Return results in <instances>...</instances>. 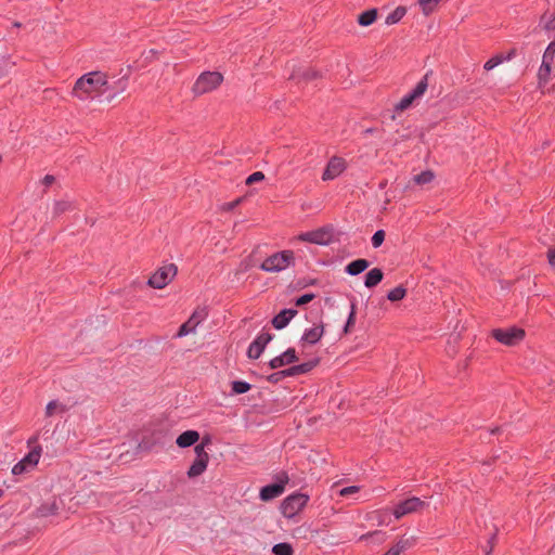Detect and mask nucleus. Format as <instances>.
Here are the masks:
<instances>
[{"label": "nucleus", "instance_id": "nucleus-1", "mask_svg": "<svg viewBox=\"0 0 555 555\" xmlns=\"http://www.w3.org/2000/svg\"><path fill=\"white\" fill-rule=\"evenodd\" d=\"M108 89L107 76L101 72H91L81 76L73 88L74 96L81 101L104 94Z\"/></svg>", "mask_w": 555, "mask_h": 555}, {"label": "nucleus", "instance_id": "nucleus-2", "mask_svg": "<svg viewBox=\"0 0 555 555\" xmlns=\"http://www.w3.org/2000/svg\"><path fill=\"white\" fill-rule=\"evenodd\" d=\"M427 505L425 501L417 496L405 499L396 504L392 508H384V522L387 519L390 521L389 515H392L396 520H399L405 515L421 512Z\"/></svg>", "mask_w": 555, "mask_h": 555}, {"label": "nucleus", "instance_id": "nucleus-3", "mask_svg": "<svg viewBox=\"0 0 555 555\" xmlns=\"http://www.w3.org/2000/svg\"><path fill=\"white\" fill-rule=\"evenodd\" d=\"M223 81V76L218 72H204L192 87L195 95H202L217 89Z\"/></svg>", "mask_w": 555, "mask_h": 555}, {"label": "nucleus", "instance_id": "nucleus-4", "mask_svg": "<svg viewBox=\"0 0 555 555\" xmlns=\"http://www.w3.org/2000/svg\"><path fill=\"white\" fill-rule=\"evenodd\" d=\"M289 477L287 472L281 470L274 475V481L267 486H263L259 491V499L263 502H269L280 496L288 482Z\"/></svg>", "mask_w": 555, "mask_h": 555}, {"label": "nucleus", "instance_id": "nucleus-5", "mask_svg": "<svg viewBox=\"0 0 555 555\" xmlns=\"http://www.w3.org/2000/svg\"><path fill=\"white\" fill-rule=\"evenodd\" d=\"M309 501V495L295 492L288 496H286L281 503V513L286 518H293L296 516L302 508L307 505Z\"/></svg>", "mask_w": 555, "mask_h": 555}, {"label": "nucleus", "instance_id": "nucleus-6", "mask_svg": "<svg viewBox=\"0 0 555 555\" xmlns=\"http://www.w3.org/2000/svg\"><path fill=\"white\" fill-rule=\"evenodd\" d=\"M492 336L501 345L514 346L524 343L526 333L519 327H506L493 330Z\"/></svg>", "mask_w": 555, "mask_h": 555}, {"label": "nucleus", "instance_id": "nucleus-7", "mask_svg": "<svg viewBox=\"0 0 555 555\" xmlns=\"http://www.w3.org/2000/svg\"><path fill=\"white\" fill-rule=\"evenodd\" d=\"M293 251L285 250L268 257L260 266L267 272H279L286 269L293 260Z\"/></svg>", "mask_w": 555, "mask_h": 555}, {"label": "nucleus", "instance_id": "nucleus-8", "mask_svg": "<svg viewBox=\"0 0 555 555\" xmlns=\"http://www.w3.org/2000/svg\"><path fill=\"white\" fill-rule=\"evenodd\" d=\"M208 317V311L205 307H197L191 317L184 322L178 333V337L186 336L195 332L196 327L202 324Z\"/></svg>", "mask_w": 555, "mask_h": 555}, {"label": "nucleus", "instance_id": "nucleus-9", "mask_svg": "<svg viewBox=\"0 0 555 555\" xmlns=\"http://www.w3.org/2000/svg\"><path fill=\"white\" fill-rule=\"evenodd\" d=\"M177 274L175 264H168L158 269L149 280V285L154 288L165 287Z\"/></svg>", "mask_w": 555, "mask_h": 555}, {"label": "nucleus", "instance_id": "nucleus-10", "mask_svg": "<svg viewBox=\"0 0 555 555\" xmlns=\"http://www.w3.org/2000/svg\"><path fill=\"white\" fill-rule=\"evenodd\" d=\"M428 87L427 75L416 85L412 92L404 95L397 104L396 111L403 112L409 108L413 102L424 95Z\"/></svg>", "mask_w": 555, "mask_h": 555}, {"label": "nucleus", "instance_id": "nucleus-11", "mask_svg": "<svg viewBox=\"0 0 555 555\" xmlns=\"http://www.w3.org/2000/svg\"><path fill=\"white\" fill-rule=\"evenodd\" d=\"M332 236V230L322 228L315 231L300 234L299 240L314 244L326 245L331 242Z\"/></svg>", "mask_w": 555, "mask_h": 555}, {"label": "nucleus", "instance_id": "nucleus-12", "mask_svg": "<svg viewBox=\"0 0 555 555\" xmlns=\"http://www.w3.org/2000/svg\"><path fill=\"white\" fill-rule=\"evenodd\" d=\"M345 168H346V163L343 158L333 157L328 162V164L323 172L322 179L324 181L333 180L336 177H338L345 170Z\"/></svg>", "mask_w": 555, "mask_h": 555}, {"label": "nucleus", "instance_id": "nucleus-13", "mask_svg": "<svg viewBox=\"0 0 555 555\" xmlns=\"http://www.w3.org/2000/svg\"><path fill=\"white\" fill-rule=\"evenodd\" d=\"M296 349H286L283 353L270 360L269 365L275 370L298 361Z\"/></svg>", "mask_w": 555, "mask_h": 555}, {"label": "nucleus", "instance_id": "nucleus-14", "mask_svg": "<svg viewBox=\"0 0 555 555\" xmlns=\"http://www.w3.org/2000/svg\"><path fill=\"white\" fill-rule=\"evenodd\" d=\"M321 361L320 357H313L310 360L302 362L300 364H295L289 366L291 377L308 374L311 372Z\"/></svg>", "mask_w": 555, "mask_h": 555}, {"label": "nucleus", "instance_id": "nucleus-15", "mask_svg": "<svg viewBox=\"0 0 555 555\" xmlns=\"http://www.w3.org/2000/svg\"><path fill=\"white\" fill-rule=\"evenodd\" d=\"M199 439V433L197 430L190 429L180 434L176 439V443L179 448L185 449L197 443Z\"/></svg>", "mask_w": 555, "mask_h": 555}, {"label": "nucleus", "instance_id": "nucleus-16", "mask_svg": "<svg viewBox=\"0 0 555 555\" xmlns=\"http://www.w3.org/2000/svg\"><path fill=\"white\" fill-rule=\"evenodd\" d=\"M60 512V505L56 500L52 502L42 503L40 506L36 508L35 515L38 518H46L49 516L57 515Z\"/></svg>", "mask_w": 555, "mask_h": 555}, {"label": "nucleus", "instance_id": "nucleus-17", "mask_svg": "<svg viewBox=\"0 0 555 555\" xmlns=\"http://www.w3.org/2000/svg\"><path fill=\"white\" fill-rule=\"evenodd\" d=\"M322 335H323V326L322 325H313L312 327L307 328L304 332L301 340L304 344L313 345L320 340Z\"/></svg>", "mask_w": 555, "mask_h": 555}, {"label": "nucleus", "instance_id": "nucleus-18", "mask_svg": "<svg viewBox=\"0 0 555 555\" xmlns=\"http://www.w3.org/2000/svg\"><path fill=\"white\" fill-rule=\"evenodd\" d=\"M296 314L295 309H285L274 317L272 324L278 330L284 328Z\"/></svg>", "mask_w": 555, "mask_h": 555}, {"label": "nucleus", "instance_id": "nucleus-19", "mask_svg": "<svg viewBox=\"0 0 555 555\" xmlns=\"http://www.w3.org/2000/svg\"><path fill=\"white\" fill-rule=\"evenodd\" d=\"M209 459L195 457L192 465L189 467L186 475L189 478H195L201 476L208 466Z\"/></svg>", "mask_w": 555, "mask_h": 555}, {"label": "nucleus", "instance_id": "nucleus-20", "mask_svg": "<svg viewBox=\"0 0 555 555\" xmlns=\"http://www.w3.org/2000/svg\"><path fill=\"white\" fill-rule=\"evenodd\" d=\"M370 262L366 259H357L346 266L345 271L350 275H357L366 270Z\"/></svg>", "mask_w": 555, "mask_h": 555}, {"label": "nucleus", "instance_id": "nucleus-21", "mask_svg": "<svg viewBox=\"0 0 555 555\" xmlns=\"http://www.w3.org/2000/svg\"><path fill=\"white\" fill-rule=\"evenodd\" d=\"M377 16H378V10L377 9H371V10H367L365 12H362L358 16V23L361 26H370V25H372L377 20Z\"/></svg>", "mask_w": 555, "mask_h": 555}, {"label": "nucleus", "instance_id": "nucleus-22", "mask_svg": "<svg viewBox=\"0 0 555 555\" xmlns=\"http://www.w3.org/2000/svg\"><path fill=\"white\" fill-rule=\"evenodd\" d=\"M411 546L410 540L405 538H401L398 542L389 547L384 555H400L402 552L408 550Z\"/></svg>", "mask_w": 555, "mask_h": 555}, {"label": "nucleus", "instance_id": "nucleus-23", "mask_svg": "<svg viewBox=\"0 0 555 555\" xmlns=\"http://www.w3.org/2000/svg\"><path fill=\"white\" fill-rule=\"evenodd\" d=\"M41 447L38 446L34 448L22 461L28 466V468H34L40 459Z\"/></svg>", "mask_w": 555, "mask_h": 555}, {"label": "nucleus", "instance_id": "nucleus-24", "mask_svg": "<svg viewBox=\"0 0 555 555\" xmlns=\"http://www.w3.org/2000/svg\"><path fill=\"white\" fill-rule=\"evenodd\" d=\"M382 281V269L374 268L365 276V286L371 288L376 286Z\"/></svg>", "mask_w": 555, "mask_h": 555}, {"label": "nucleus", "instance_id": "nucleus-25", "mask_svg": "<svg viewBox=\"0 0 555 555\" xmlns=\"http://www.w3.org/2000/svg\"><path fill=\"white\" fill-rule=\"evenodd\" d=\"M251 385L245 380L231 382V395H243L251 389Z\"/></svg>", "mask_w": 555, "mask_h": 555}, {"label": "nucleus", "instance_id": "nucleus-26", "mask_svg": "<svg viewBox=\"0 0 555 555\" xmlns=\"http://www.w3.org/2000/svg\"><path fill=\"white\" fill-rule=\"evenodd\" d=\"M406 13L404 7L396 8L390 14L387 15L385 23L388 25H393L398 23Z\"/></svg>", "mask_w": 555, "mask_h": 555}, {"label": "nucleus", "instance_id": "nucleus-27", "mask_svg": "<svg viewBox=\"0 0 555 555\" xmlns=\"http://www.w3.org/2000/svg\"><path fill=\"white\" fill-rule=\"evenodd\" d=\"M406 295V288L402 285H399L395 287L393 289L389 291L387 294V299L391 302H398L402 300Z\"/></svg>", "mask_w": 555, "mask_h": 555}, {"label": "nucleus", "instance_id": "nucleus-28", "mask_svg": "<svg viewBox=\"0 0 555 555\" xmlns=\"http://www.w3.org/2000/svg\"><path fill=\"white\" fill-rule=\"evenodd\" d=\"M273 555H294V548L292 544L287 542H282L274 544L272 547Z\"/></svg>", "mask_w": 555, "mask_h": 555}, {"label": "nucleus", "instance_id": "nucleus-29", "mask_svg": "<svg viewBox=\"0 0 555 555\" xmlns=\"http://www.w3.org/2000/svg\"><path fill=\"white\" fill-rule=\"evenodd\" d=\"M551 70H552V64L542 62V64L539 68V73H538V78H539L540 85L546 83L548 81Z\"/></svg>", "mask_w": 555, "mask_h": 555}, {"label": "nucleus", "instance_id": "nucleus-30", "mask_svg": "<svg viewBox=\"0 0 555 555\" xmlns=\"http://www.w3.org/2000/svg\"><path fill=\"white\" fill-rule=\"evenodd\" d=\"M291 377L289 369L286 367L284 370L276 371L267 376V380L272 384H278L282 382L284 378Z\"/></svg>", "mask_w": 555, "mask_h": 555}, {"label": "nucleus", "instance_id": "nucleus-31", "mask_svg": "<svg viewBox=\"0 0 555 555\" xmlns=\"http://www.w3.org/2000/svg\"><path fill=\"white\" fill-rule=\"evenodd\" d=\"M318 73L310 68L299 69L296 75H293V79H305L310 80L317 78Z\"/></svg>", "mask_w": 555, "mask_h": 555}, {"label": "nucleus", "instance_id": "nucleus-32", "mask_svg": "<svg viewBox=\"0 0 555 555\" xmlns=\"http://www.w3.org/2000/svg\"><path fill=\"white\" fill-rule=\"evenodd\" d=\"M57 408L60 409V411L62 413L67 411V406L66 405L60 404L56 400H51L50 402H48V404L46 406V416H48V417L52 416L54 414V411Z\"/></svg>", "mask_w": 555, "mask_h": 555}, {"label": "nucleus", "instance_id": "nucleus-33", "mask_svg": "<svg viewBox=\"0 0 555 555\" xmlns=\"http://www.w3.org/2000/svg\"><path fill=\"white\" fill-rule=\"evenodd\" d=\"M272 339L269 333L259 334L249 347H266Z\"/></svg>", "mask_w": 555, "mask_h": 555}, {"label": "nucleus", "instance_id": "nucleus-34", "mask_svg": "<svg viewBox=\"0 0 555 555\" xmlns=\"http://www.w3.org/2000/svg\"><path fill=\"white\" fill-rule=\"evenodd\" d=\"M440 0H418L424 14L428 15L431 13Z\"/></svg>", "mask_w": 555, "mask_h": 555}, {"label": "nucleus", "instance_id": "nucleus-35", "mask_svg": "<svg viewBox=\"0 0 555 555\" xmlns=\"http://www.w3.org/2000/svg\"><path fill=\"white\" fill-rule=\"evenodd\" d=\"M554 55H555V40L550 42L548 46L546 47L543 57H542V62L553 64Z\"/></svg>", "mask_w": 555, "mask_h": 555}, {"label": "nucleus", "instance_id": "nucleus-36", "mask_svg": "<svg viewBox=\"0 0 555 555\" xmlns=\"http://www.w3.org/2000/svg\"><path fill=\"white\" fill-rule=\"evenodd\" d=\"M434 179V173L431 171H424L422 173H418L414 177V181L417 184H426L431 182Z\"/></svg>", "mask_w": 555, "mask_h": 555}, {"label": "nucleus", "instance_id": "nucleus-37", "mask_svg": "<svg viewBox=\"0 0 555 555\" xmlns=\"http://www.w3.org/2000/svg\"><path fill=\"white\" fill-rule=\"evenodd\" d=\"M541 25L545 30L555 29V15L547 16L546 14L541 17Z\"/></svg>", "mask_w": 555, "mask_h": 555}, {"label": "nucleus", "instance_id": "nucleus-38", "mask_svg": "<svg viewBox=\"0 0 555 555\" xmlns=\"http://www.w3.org/2000/svg\"><path fill=\"white\" fill-rule=\"evenodd\" d=\"M504 61V57L501 54H498L493 57H491L489 61H487L483 65V68L486 70H491L498 65H500Z\"/></svg>", "mask_w": 555, "mask_h": 555}, {"label": "nucleus", "instance_id": "nucleus-39", "mask_svg": "<svg viewBox=\"0 0 555 555\" xmlns=\"http://www.w3.org/2000/svg\"><path fill=\"white\" fill-rule=\"evenodd\" d=\"M69 207H70V204L65 201L56 202L54 205V215H60V214L68 210Z\"/></svg>", "mask_w": 555, "mask_h": 555}, {"label": "nucleus", "instance_id": "nucleus-40", "mask_svg": "<svg viewBox=\"0 0 555 555\" xmlns=\"http://www.w3.org/2000/svg\"><path fill=\"white\" fill-rule=\"evenodd\" d=\"M264 179V175L261 172V171H256L254 173H251L247 179H246V184H253V183H256V182H260Z\"/></svg>", "mask_w": 555, "mask_h": 555}, {"label": "nucleus", "instance_id": "nucleus-41", "mask_svg": "<svg viewBox=\"0 0 555 555\" xmlns=\"http://www.w3.org/2000/svg\"><path fill=\"white\" fill-rule=\"evenodd\" d=\"M28 470V466L21 460L18 463H16L12 468L13 475H21Z\"/></svg>", "mask_w": 555, "mask_h": 555}, {"label": "nucleus", "instance_id": "nucleus-42", "mask_svg": "<svg viewBox=\"0 0 555 555\" xmlns=\"http://www.w3.org/2000/svg\"><path fill=\"white\" fill-rule=\"evenodd\" d=\"M194 446H195L194 452L196 455L195 457L202 459V456H203V459H209V454L205 451L204 446H202L201 443H197V444L195 443Z\"/></svg>", "mask_w": 555, "mask_h": 555}, {"label": "nucleus", "instance_id": "nucleus-43", "mask_svg": "<svg viewBox=\"0 0 555 555\" xmlns=\"http://www.w3.org/2000/svg\"><path fill=\"white\" fill-rule=\"evenodd\" d=\"M358 491H359V487H357V486H349V487H345V488L340 489L338 491V493H339L340 496H347V495H350V494L356 493Z\"/></svg>", "mask_w": 555, "mask_h": 555}, {"label": "nucleus", "instance_id": "nucleus-44", "mask_svg": "<svg viewBox=\"0 0 555 555\" xmlns=\"http://www.w3.org/2000/svg\"><path fill=\"white\" fill-rule=\"evenodd\" d=\"M314 298L313 294H305L296 300L297 306H304Z\"/></svg>", "mask_w": 555, "mask_h": 555}, {"label": "nucleus", "instance_id": "nucleus-45", "mask_svg": "<svg viewBox=\"0 0 555 555\" xmlns=\"http://www.w3.org/2000/svg\"><path fill=\"white\" fill-rule=\"evenodd\" d=\"M264 349H247V357L249 359L256 360L258 359Z\"/></svg>", "mask_w": 555, "mask_h": 555}, {"label": "nucleus", "instance_id": "nucleus-46", "mask_svg": "<svg viewBox=\"0 0 555 555\" xmlns=\"http://www.w3.org/2000/svg\"><path fill=\"white\" fill-rule=\"evenodd\" d=\"M372 242L374 247H379L382 245V230L375 232V234L372 237Z\"/></svg>", "mask_w": 555, "mask_h": 555}, {"label": "nucleus", "instance_id": "nucleus-47", "mask_svg": "<svg viewBox=\"0 0 555 555\" xmlns=\"http://www.w3.org/2000/svg\"><path fill=\"white\" fill-rule=\"evenodd\" d=\"M547 260H548V263L555 268V246L554 247H551L548 248L547 250Z\"/></svg>", "mask_w": 555, "mask_h": 555}, {"label": "nucleus", "instance_id": "nucleus-48", "mask_svg": "<svg viewBox=\"0 0 555 555\" xmlns=\"http://www.w3.org/2000/svg\"><path fill=\"white\" fill-rule=\"evenodd\" d=\"M199 443L202 446H204L205 448L210 446L212 443L211 436L210 435H204Z\"/></svg>", "mask_w": 555, "mask_h": 555}, {"label": "nucleus", "instance_id": "nucleus-49", "mask_svg": "<svg viewBox=\"0 0 555 555\" xmlns=\"http://www.w3.org/2000/svg\"><path fill=\"white\" fill-rule=\"evenodd\" d=\"M55 181V178L54 176H51V175H47L43 179H42V183L47 186L51 185L53 182Z\"/></svg>", "mask_w": 555, "mask_h": 555}, {"label": "nucleus", "instance_id": "nucleus-50", "mask_svg": "<svg viewBox=\"0 0 555 555\" xmlns=\"http://www.w3.org/2000/svg\"><path fill=\"white\" fill-rule=\"evenodd\" d=\"M240 202H241V199H236V201H234L232 203L227 204L225 209H229V210L233 209L236 205L240 204Z\"/></svg>", "mask_w": 555, "mask_h": 555}, {"label": "nucleus", "instance_id": "nucleus-51", "mask_svg": "<svg viewBox=\"0 0 555 555\" xmlns=\"http://www.w3.org/2000/svg\"><path fill=\"white\" fill-rule=\"evenodd\" d=\"M469 359H470L469 356H465L464 357V361H463V364H462V369L463 370H465L468 366Z\"/></svg>", "mask_w": 555, "mask_h": 555}, {"label": "nucleus", "instance_id": "nucleus-52", "mask_svg": "<svg viewBox=\"0 0 555 555\" xmlns=\"http://www.w3.org/2000/svg\"><path fill=\"white\" fill-rule=\"evenodd\" d=\"M513 55H514V51L509 52L506 60H511Z\"/></svg>", "mask_w": 555, "mask_h": 555}, {"label": "nucleus", "instance_id": "nucleus-53", "mask_svg": "<svg viewBox=\"0 0 555 555\" xmlns=\"http://www.w3.org/2000/svg\"><path fill=\"white\" fill-rule=\"evenodd\" d=\"M13 26H14V27H16V28H20V27H21V23H20V22H15V23L13 24Z\"/></svg>", "mask_w": 555, "mask_h": 555}, {"label": "nucleus", "instance_id": "nucleus-54", "mask_svg": "<svg viewBox=\"0 0 555 555\" xmlns=\"http://www.w3.org/2000/svg\"><path fill=\"white\" fill-rule=\"evenodd\" d=\"M452 353H449L450 357H454L456 349H451Z\"/></svg>", "mask_w": 555, "mask_h": 555}, {"label": "nucleus", "instance_id": "nucleus-55", "mask_svg": "<svg viewBox=\"0 0 555 555\" xmlns=\"http://www.w3.org/2000/svg\"><path fill=\"white\" fill-rule=\"evenodd\" d=\"M376 534H377V531H374V532L370 533L367 537L373 538Z\"/></svg>", "mask_w": 555, "mask_h": 555}, {"label": "nucleus", "instance_id": "nucleus-56", "mask_svg": "<svg viewBox=\"0 0 555 555\" xmlns=\"http://www.w3.org/2000/svg\"><path fill=\"white\" fill-rule=\"evenodd\" d=\"M121 88L124 89L126 87V82L124 80H120Z\"/></svg>", "mask_w": 555, "mask_h": 555}, {"label": "nucleus", "instance_id": "nucleus-57", "mask_svg": "<svg viewBox=\"0 0 555 555\" xmlns=\"http://www.w3.org/2000/svg\"><path fill=\"white\" fill-rule=\"evenodd\" d=\"M36 440H37V437H34V438L29 439L28 442L31 443L33 441H36Z\"/></svg>", "mask_w": 555, "mask_h": 555}, {"label": "nucleus", "instance_id": "nucleus-58", "mask_svg": "<svg viewBox=\"0 0 555 555\" xmlns=\"http://www.w3.org/2000/svg\"><path fill=\"white\" fill-rule=\"evenodd\" d=\"M3 495V490L0 488V498Z\"/></svg>", "mask_w": 555, "mask_h": 555}]
</instances>
